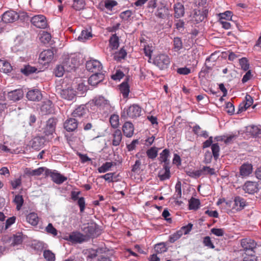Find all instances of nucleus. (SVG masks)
Instances as JSON below:
<instances>
[{
    "label": "nucleus",
    "instance_id": "f257e3e1",
    "mask_svg": "<svg viewBox=\"0 0 261 261\" xmlns=\"http://www.w3.org/2000/svg\"><path fill=\"white\" fill-rule=\"evenodd\" d=\"M62 64L64 66L67 72H71L80 65L79 58L75 55H65L63 57Z\"/></svg>",
    "mask_w": 261,
    "mask_h": 261
},
{
    "label": "nucleus",
    "instance_id": "f03ea898",
    "mask_svg": "<svg viewBox=\"0 0 261 261\" xmlns=\"http://www.w3.org/2000/svg\"><path fill=\"white\" fill-rule=\"evenodd\" d=\"M171 63L170 58L165 54H159L154 56L153 63L161 70L167 69Z\"/></svg>",
    "mask_w": 261,
    "mask_h": 261
},
{
    "label": "nucleus",
    "instance_id": "7ed1b4c3",
    "mask_svg": "<svg viewBox=\"0 0 261 261\" xmlns=\"http://www.w3.org/2000/svg\"><path fill=\"white\" fill-rule=\"evenodd\" d=\"M45 175V176H50L51 180L57 184H61L67 179L66 177L61 174L56 170L47 168H46Z\"/></svg>",
    "mask_w": 261,
    "mask_h": 261
},
{
    "label": "nucleus",
    "instance_id": "20e7f679",
    "mask_svg": "<svg viewBox=\"0 0 261 261\" xmlns=\"http://www.w3.org/2000/svg\"><path fill=\"white\" fill-rule=\"evenodd\" d=\"M31 23L35 27L44 29L48 27L46 18L43 15H36L31 19Z\"/></svg>",
    "mask_w": 261,
    "mask_h": 261
},
{
    "label": "nucleus",
    "instance_id": "39448f33",
    "mask_svg": "<svg viewBox=\"0 0 261 261\" xmlns=\"http://www.w3.org/2000/svg\"><path fill=\"white\" fill-rule=\"evenodd\" d=\"M207 13L208 10L206 8H202L201 9H196L192 13V20L197 23H199L204 19Z\"/></svg>",
    "mask_w": 261,
    "mask_h": 261
},
{
    "label": "nucleus",
    "instance_id": "423d86ee",
    "mask_svg": "<svg viewBox=\"0 0 261 261\" xmlns=\"http://www.w3.org/2000/svg\"><path fill=\"white\" fill-rule=\"evenodd\" d=\"M54 57L53 49H48L43 50L39 55V60L41 64L45 65L50 63Z\"/></svg>",
    "mask_w": 261,
    "mask_h": 261
},
{
    "label": "nucleus",
    "instance_id": "0eeeda50",
    "mask_svg": "<svg viewBox=\"0 0 261 261\" xmlns=\"http://www.w3.org/2000/svg\"><path fill=\"white\" fill-rule=\"evenodd\" d=\"M87 69L94 73H100L102 69L101 63L97 60H90L88 61L86 64Z\"/></svg>",
    "mask_w": 261,
    "mask_h": 261
},
{
    "label": "nucleus",
    "instance_id": "6e6552de",
    "mask_svg": "<svg viewBox=\"0 0 261 261\" xmlns=\"http://www.w3.org/2000/svg\"><path fill=\"white\" fill-rule=\"evenodd\" d=\"M256 243L250 239H245L241 241V246L244 252H255L254 249L256 248Z\"/></svg>",
    "mask_w": 261,
    "mask_h": 261
},
{
    "label": "nucleus",
    "instance_id": "1a4fd4ad",
    "mask_svg": "<svg viewBox=\"0 0 261 261\" xmlns=\"http://www.w3.org/2000/svg\"><path fill=\"white\" fill-rule=\"evenodd\" d=\"M57 123V119L55 118H49L46 123L44 128V133L46 136L53 135L55 132V129Z\"/></svg>",
    "mask_w": 261,
    "mask_h": 261
},
{
    "label": "nucleus",
    "instance_id": "9d476101",
    "mask_svg": "<svg viewBox=\"0 0 261 261\" xmlns=\"http://www.w3.org/2000/svg\"><path fill=\"white\" fill-rule=\"evenodd\" d=\"M85 236L82 233L77 231H73L68 237L65 238V240L72 243H81L85 241Z\"/></svg>",
    "mask_w": 261,
    "mask_h": 261
},
{
    "label": "nucleus",
    "instance_id": "9b49d317",
    "mask_svg": "<svg viewBox=\"0 0 261 261\" xmlns=\"http://www.w3.org/2000/svg\"><path fill=\"white\" fill-rule=\"evenodd\" d=\"M257 182L247 181L243 186V190L245 193L249 194H253L255 193H257L259 190Z\"/></svg>",
    "mask_w": 261,
    "mask_h": 261
},
{
    "label": "nucleus",
    "instance_id": "f8f14e48",
    "mask_svg": "<svg viewBox=\"0 0 261 261\" xmlns=\"http://www.w3.org/2000/svg\"><path fill=\"white\" fill-rule=\"evenodd\" d=\"M169 15V11L166 4L160 2L155 12V15L162 19H165Z\"/></svg>",
    "mask_w": 261,
    "mask_h": 261
},
{
    "label": "nucleus",
    "instance_id": "ddd939ff",
    "mask_svg": "<svg viewBox=\"0 0 261 261\" xmlns=\"http://www.w3.org/2000/svg\"><path fill=\"white\" fill-rule=\"evenodd\" d=\"M19 15L14 11L10 10L5 12L2 15V20L5 23H12L17 20Z\"/></svg>",
    "mask_w": 261,
    "mask_h": 261
},
{
    "label": "nucleus",
    "instance_id": "4468645a",
    "mask_svg": "<svg viewBox=\"0 0 261 261\" xmlns=\"http://www.w3.org/2000/svg\"><path fill=\"white\" fill-rule=\"evenodd\" d=\"M77 126V120L74 118L68 119L64 123V127L68 132L74 131Z\"/></svg>",
    "mask_w": 261,
    "mask_h": 261
},
{
    "label": "nucleus",
    "instance_id": "2eb2a0df",
    "mask_svg": "<svg viewBox=\"0 0 261 261\" xmlns=\"http://www.w3.org/2000/svg\"><path fill=\"white\" fill-rule=\"evenodd\" d=\"M88 110L84 105H81L76 108L72 113L74 118H85L87 114Z\"/></svg>",
    "mask_w": 261,
    "mask_h": 261
},
{
    "label": "nucleus",
    "instance_id": "dca6fc26",
    "mask_svg": "<svg viewBox=\"0 0 261 261\" xmlns=\"http://www.w3.org/2000/svg\"><path fill=\"white\" fill-rule=\"evenodd\" d=\"M8 98L10 100L17 101L23 96V92L22 89H16L7 93Z\"/></svg>",
    "mask_w": 261,
    "mask_h": 261
},
{
    "label": "nucleus",
    "instance_id": "f3484780",
    "mask_svg": "<svg viewBox=\"0 0 261 261\" xmlns=\"http://www.w3.org/2000/svg\"><path fill=\"white\" fill-rule=\"evenodd\" d=\"M27 97L29 100L39 101L42 98V94L38 89H34L28 92Z\"/></svg>",
    "mask_w": 261,
    "mask_h": 261
},
{
    "label": "nucleus",
    "instance_id": "a211bd4d",
    "mask_svg": "<svg viewBox=\"0 0 261 261\" xmlns=\"http://www.w3.org/2000/svg\"><path fill=\"white\" fill-rule=\"evenodd\" d=\"M46 170V167H39L36 169H32L31 168H27L24 170V173L28 176H39L44 172L45 173Z\"/></svg>",
    "mask_w": 261,
    "mask_h": 261
},
{
    "label": "nucleus",
    "instance_id": "6ab92c4d",
    "mask_svg": "<svg viewBox=\"0 0 261 261\" xmlns=\"http://www.w3.org/2000/svg\"><path fill=\"white\" fill-rule=\"evenodd\" d=\"M252 166L251 164L244 163L240 168V173L242 177L249 176L252 172Z\"/></svg>",
    "mask_w": 261,
    "mask_h": 261
},
{
    "label": "nucleus",
    "instance_id": "aec40b11",
    "mask_svg": "<svg viewBox=\"0 0 261 261\" xmlns=\"http://www.w3.org/2000/svg\"><path fill=\"white\" fill-rule=\"evenodd\" d=\"M103 79V74L101 73H95L90 76L88 83L92 86H96Z\"/></svg>",
    "mask_w": 261,
    "mask_h": 261
},
{
    "label": "nucleus",
    "instance_id": "412c9836",
    "mask_svg": "<svg viewBox=\"0 0 261 261\" xmlns=\"http://www.w3.org/2000/svg\"><path fill=\"white\" fill-rule=\"evenodd\" d=\"M174 17L179 18L184 16L185 14V8L184 5L180 3H177L174 5Z\"/></svg>",
    "mask_w": 261,
    "mask_h": 261
},
{
    "label": "nucleus",
    "instance_id": "4be33fe9",
    "mask_svg": "<svg viewBox=\"0 0 261 261\" xmlns=\"http://www.w3.org/2000/svg\"><path fill=\"white\" fill-rule=\"evenodd\" d=\"M129 79L127 78L125 81L122 82L119 86V89L123 98L128 97L129 92V86L128 84Z\"/></svg>",
    "mask_w": 261,
    "mask_h": 261
},
{
    "label": "nucleus",
    "instance_id": "5701e85b",
    "mask_svg": "<svg viewBox=\"0 0 261 261\" xmlns=\"http://www.w3.org/2000/svg\"><path fill=\"white\" fill-rule=\"evenodd\" d=\"M61 96L63 99L72 100L75 97V93L73 89H64L61 92Z\"/></svg>",
    "mask_w": 261,
    "mask_h": 261
},
{
    "label": "nucleus",
    "instance_id": "b1692460",
    "mask_svg": "<svg viewBox=\"0 0 261 261\" xmlns=\"http://www.w3.org/2000/svg\"><path fill=\"white\" fill-rule=\"evenodd\" d=\"M170 155V151L168 149H164L160 154V161L164 163L163 165L170 166V161L168 159Z\"/></svg>",
    "mask_w": 261,
    "mask_h": 261
},
{
    "label": "nucleus",
    "instance_id": "393cba45",
    "mask_svg": "<svg viewBox=\"0 0 261 261\" xmlns=\"http://www.w3.org/2000/svg\"><path fill=\"white\" fill-rule=\"evenodd\" d=\"M27 222L33 226H36L39 222V217L35 213L29 214L26 217Z\"/></svg>",
    "mask_w": 261,
    "mask_h": 261
},
{
    "label": "nucleus",
    "instance_id": "a878e982",
    "mask_svg": "<svg viewBox=\"0 0 261 261\" xmlns=\"http://www.w3.org/2000/svg\"><path fill=\"white\" fill-rule=\"evenodd\" d=\"M113 145L116 146L119 145L122 140V134L121 131L119 129L115 130L113 134Z\"/></svg>",
    "mask_w": 261,
    "mask_h": 261
},
{
    "label": "nucleus",
    "instance_id": "bb28decb",
    "mask_svg": "<svg viewBox=\"0 0 261 261\" xmlns=\"http://www.w3.org/2000/svg\"><path fill=\"white\" fill-rule=\"evenodd\" d=\"M12 70L11 64L4 60H0V71L4 73H9Z\"/></svg>",
    "mask_w": 261,
    "mask_h": 261
},
{
    "label": "nucleus",
    "instance_id": "cd10ccee",
    "mask_svg": "<svg viewBox=\"0 0 261 261\" xmlns=\"http://www.w3.org/2000/svg\"><path fill=\"white\" fill-rule=\"evenodd\" d=\"M163 168L165 170V172L162 174L160 172L159 174V177L161 180H165L170 177V166L163 165Z\"/></svg>",
    "mask_w": 261,
    "mask_h": 261
},
{
    "label": "nucleus",
    "instance_id": "c85d7f7f",
    "mask_svg": "<svg viewBox=\"0 0 261 261\" xmlns=\"http://www.w3.org/2000/svg\"><path fill=\"white\" fill-rule=\"evenodd\" d=\"M142 112V108L138 105L134 104L132 106V118L139 117Z\"/></svg>",
    "mask_w": 261,
    "mask_h": 261
},
{
    "label": "nucleus",
    "instance_id": "c756f323",
    "mask_svg": "<svg viewBox=\"0 0 261 261\" xmlns=\"http://www.w3.org/2000/svg\"><path fill=\"white\" fill-rule=\"evenodd\" d=\"M13 202L16 205V209L19 211L21 209L24 203L23 198L22 195L17 194L15 195Z\"/></svg>",
    "mask_w": 261,
    "mask_h": 261
},
{
    "label": "nucleus",
    "instance_id": "7c9ffc66",
    "mask_svg": "<svg viewBox=\"0 0 261 261\" xmlns=\"http://www.w3.org/2000/svg\"><path fill=\"white\" fill-rule=\"evenodd\" d=\"M110 47L112 49H116L119 45V38L116 36V34L113 35L110 38L109 40Z\"/></svg>",
    "mask_w": 261,
    "mask_h": 261
},
{
    "label": "nucleus",
    "instance_id": "2f4dec72",
    "mask_svg": "<svg viewBox=\"0 0 261 261\" xmlns=\"http://www.w3.org/2000/svg\"><path fill=\"white\" fill-rule=\"evenodd\" d=\"M234 204L237 207V210H241L245 206V201L244 198L240 196H237L234 198Z\"/></svg>",
    "mask_w": 261,
    "mask_h": 261
},
{
    "label": "nucleus",
    "instance_id": "473e14b6",
    "mask_svg": "<svg viewBox=\"0 0 261 261\" xmlns=\"http://www.w3.org/2000/svg\"><path fill=\"white\" fill-rule=\"evenodd\" d=\"M37 71V68L30 65H25L23 68L21 69V72L25 75H29L36 72Z\"/></svg>",
    "mask_w": 261,
    "mask_h": 261
},
{
    "label": "nucleus",
    "instance_id": "72a5a7b5",
    "mask_svg": "<svg viewBox=\"0 0 261 261\" xmlns=\"http://www.w3.org/2000/svg\"><path fill=\"white\" fill-rule=\"evenodd\" d=\"M92 37V34L88 30H83L78 37V40L80 41L85 42L86 40L89 39Z\"/></svg>",
    "mask_w": 261,
    "mask_h": 261
},
{
    "label": "nucleus",
    "instance_id": "f704fd0d",
    "mask_svg": "<svg viewBox=\"0 0 261 261\" xmlns=\"http://www.w3.org/2000/svg\"><path fill=\"white\" fill-rule=\"evenodd\" d=\"M126 50L121 48L119 51L115 52L113 54V59L117 61H120L125 58L126 56Z\"/></svg>",
    "mask_w": 261,
    "mask_h": 261
},
{
    "label": "nucleus",
    "instance_id": "c9c22d12",
    "mask_svg": "<svg viewBox=\"0 0 261 261\" xmlns=\"http://www.w3.org/2000/svg\"><path fill=\"white\" fill-rule=\"evenodd\" d=\"M109 121L112 127L117 128L119 125V117L117 114L112 115L109 119Z\"/></svg>",
    "mask_w": 261,
    "mask_h": 261
},
{
    "label": "nucleus",
    "instance_id": "e433bc0d",
    "mask_svg": "<svg viewBox=\"0 0 261 261\" xmlns=\"http://www.w3.org/2000/svg\"><path fill=\"white\" fill-rule=\"evenodd\" d=\"M200 202L199 199L192 197L189 201L190 210H197L199 207Z\"/></svg>",
    "mask_w": 261,
    "mask_h": 261
},
{
    "label": "nucleus",
    "instance_id": "4c0bfd02",
    "mask_svg": "<svg viewBox=\"0 0 261 261\" xmlns=\"http://www.w3.org/2000/svg\"><path fill=\"white\" fill-rule=\"evenodd\" d=\"M200 170L202 171V175H216L215 169L208 166H203Z\"/></svg>",
    "mask_w": 261,
    "mask_h": 261
},
{
    "label": "nucleus",
    "instance_id": "58836bf2",
    "mask_svg": "<svg viewBox=\"0 0 261 261\" xmlns=\"http://www.w3.org/2000/svg\"><path fill=\"white\" fill-rule=\"evenodd\" d=\"M249 132L254 137H260L261 135V128L257 126H251L248 128Z\"/></svg>",
    "mask_w": 261,
    "mask_h": 261
},
{
    "label": "nucleus",
    "instance_id": "ea45409f",
    "mask_svg": "<svg viewBox=\"0 0 261 261\" xmlns=\"http://www.w3.org/2000/svg\"><path fill=\"white\" fill-rule=\"evenodd\" d=\"M243 261H256L257 257L255 255V252H244L243 255Z\"/></svg>",
    "mask_w": 261,
    "mask_h": 261
},
{
    "label": "nucleus",
    "instance_id": "a19ab883",
    "mask_svg": "<svg viewBox=\"0 0 261 261\" xmlns=\"http://www.w3.org/2000/svg\"><path fill=\"white\" fill-rule=\"evenodd\" d=\"M85 229L86 232L88 234L89 236L92 237H95L97 236L96 224H91L87 228H85Z\"/></svg>",
    "mask_w": 261,
    "mask_h": 261
},
{
    "label": "nucleus",
    "instance_id": "79ce46f5",
    "mask_svg": "<svg viewBox=\"0 0 261 261\" xmlns=\"http://www.w3.org/2000/svg\"><path fill=\"white\" fill-rule=\"evenodd\" d=\"M245 98H246V102L244 104L243 107L240 108L239 111H245L253 104V99L250 95H247L245 97Z\"/></svg>",
    "mask_w": 261,
    "mask_h": 261
},
{
    "label": "nucleus",
    "instance_id": "37998d69",
    "mask_svg": "<svg viewBox=\"0 0 261 261\" xmlns=\"http://www.w3.org/2000/svg\"><path fill=\"white\" fill-rule=\"evenodd\" d=\"M158 148L155 147H152L146 151V154L149 159L153 160L158 155Z\"/></svg>",
    "mask_w": 261,
    "mask_h": 261
},
{
    "label": "nucleus",
    "instance_id": "c03bdc74",
    "mask_svg": "<svg viewBox=\"0 0 261 261\" xmlns=\"http://www.w3.org/2000/svg\"><path fill=\"white\" fill-rule=\"evenodd\" d=\"M212 151V155H213L215 160H217L219 156V152L220 148L218 143H214L212 145L211 147Z\"/></svg>",
    "mask_w": 261,
    "mask_h": 261
},
{
    "label": "nucleus",
    "instance_id": "a18cd8bd",
    "mask_svg": "<svg viewBox=\"0 0 261 261\" xmlns=\"http://www.w3.org/2000/svg\"><path fill=\"white\" fill-rule=\"evenodd\" d=\"M104 4L105 8L108 11H112L118 5V3L115 0H105Z\"/></svg>",
    "mask_w": 261,
    "mask_h": 261
},
{
    "label": "nucleus",
    "instance_id": "49530a36",
    "mask_svg": "<svg viewBox=\"0 0 261 261\" xmlns=\"http://www.w3.org/2000/svg\"><path fill=\"white\" fill-rule=\"evenodd\" d=\"M85 6L84 0H73L72 8L76 11H80Z\"/></svg>",
    "mask_w": 261,
    "mask_h": 261
},
{
    "label": "nucleus",
    "instance_id": "de8ad7c7",
    "mask_svg": "<svg viewBox=\"0 0 261 261\" xmlns=\"http://www.w3.org/2000/svg\"><path fill=\"white\" fill-rule=\"evenodd\" d=\"M43 256L47 261H55V254L49 250L44 251Z\"/></svg>",
    "mask_w": 261,
    "mask_h": 261
},
{
    "label": "nucleus",
    "instance_id": "09e8293b",
    "mask_svg": "<svg viewBox=\"0 0 261 261\" xmlns=\"http://www.w3.org/2000/svg\"><path fill=\"white\" fill-rule=\"evenodd\" d=\"M113 164L112 162H106L100 167L98 168V171L99 173H105L109 171L112 167Z\"/></svg>",
    "mask_w": 261,
    "mask_h": 261
},
{
    "label": "nucleus",
    "instance_id": "8fccbe9b",
    "mask_svg": "<svg viewBox=\"0 0 261 261\" xmlns=\"http://www.w3.org/2000/svg\"><path fill=\"white\" fill-rule=\"evenodd\" d=\"M175 192L174 194L175 198L176 199H180L181 197V184L178 181L175 185Z\"/></svg>",
    "mask_w": 261,
    "mask_h": 261
},
{
    "label": "nucleus",
    "instance_id": "3c124183",
    "mask_svg": "<svg viewBox=\"0 0 261 261\" xmlns=\"http://www.w3.org/2000/svg\"><path fill=\"white\" fill-rule=\"evenodd\" d=\"M51 35L46 32H43L40 37V40L44 44L48 43L51 40Z\"/></svg>",
    "mask_w": 261,
    "mask_h": 261
},
{
    "label": "nucleus",
    "instance_id": "603ef678",
    "mask_svg": "<svg viewBox=\"0 0 261 261\" xmlns=\"http://www.w3.org/2000/svg\"><path fill=\"white\" fill-rule=\"evenodd\" d=\"M45 231L48 234L55 237L58 234V230L55 228L51 223H49L45 227Z\"/></svg>",
    "mask_w": 261,
    "mask_h": 261
},
{
    "label": "nucleus",
    "instance_id": "864d4df0",
    "mask_svg": "<svg viewBox=\"0 0 261 261\" xmlns=\"http://www.w3.org/2000/svg\"><path fill=\"white\" fill-rule=\"evenodd\" d=\"M124 135L127 137H130V122L127 121L124 123L122 126Z\"/></svg>",
    "mask_w": 261,
    "mask_h": 261
},
{
    "label": "nucleus",
    "instance_id": "5fc2aeb1",
    "mask_svg": "<svg viewBox=\"0 0 261 261\" xmlns=\"http://www.w3.org/2000/svg\"><path fill=\"white\" fill-rule=\"evenodd\" d=\"M174 43V49L175 51H177L182 47V42L181 39L179 37L174 38L173 40Z\"/></svg>",
    "mask_w": 261,
    "mask_h": 261
},
{
    "label": "nucleus",
    "instance_id": "6e6d98bb",
    "mask_svg": "<svg viewBox=\"0 0 261 261\" xmlns=\"http://www.w3.org/2000/svg\"><path fill=\"white\" fill-rule=\"evenodd\" d=\"M65 71H66V69L63 64L58 65L55 70V74L57 77H61L63 75L64 72Z\"/></svg>",
    "mask_w": 261,
    "mask_h": 261
},
{
    "label": "nucleus",
    "instance_id": "4d7b16f0",
    "mask_svg": "<svg viewBox=\"0 0 261 261\" xmlns=\"http://www.w3.org/2000/svg\"><path fill=\"white\" fill-rule=\"evenodd\" d=\"M154 250L156 253H162L167 251V248L164 243H161L155 245Z\"/></svg>",
    "mask_w": 261,
    "mask_h": 261
},
{
    "label": "nucleus",
    "instance_id": "13d9d810",
    "mask_svg": "<svg viewBox=\"0 0 261 261\" xmlns=\"http://www.w3.org/2000/svg\"><path fill=\"white\" fill-rule=\"evenodd\" d=\"M192 227L193 224L192 223H189L188 225L181 227L178 231H180L181 236L183 234H187L191 231Z\"/></svg>",
    "mask_w": 261,
    "mask_h": 261
},
{
    "label": "nucleus",
    "instance_id": "bf43d9fd",
    "mask_svg": "<svg viewBox=\"0 0 261 261\" xmlns=\"http://www.w3.org/2000/svg\"><path fill=\"white\" fill-rule=\"evenodd\" d=\"M232 17V12L230 11H226L224 13L219 14V20H229Z\"/></svg>",
    "mask_w": 261,
    "mask_h": 261
},
{
    "label": "nucleus",
    "instance_id": "052dcab7",
    "mask_svg": "<svg viewBox=\"0 0 261 261\" xmlns=\"http://www.w3.org/2000/svg\"><path fill=\"white\" fill-rule=\"evenodd\" d=\"M142 47H143L144 53L146 56L148 57L149 59H150L151 54L153 51L152 46L146 44H144Z\"/></svg>",
    "mask_w": 261,
    "mask_h": 261
},
{
    "label": "nucleus",
    "instance_id": "680f3d73",
    "mask_svg": "<svg viewBox=\"0 0 261 261\" xmlns=\"http://www.w3.org/2000/svg\"><path fill=\"white\" fill-rule=\"evenodd\" d=\"M240 64L241 66V68L244 71H247L249 68V64L248 61L246 58H242L239 60Z\"/></svg>",
    "mask_w": 261,
    "mask_h": 261
},
{
    "label": "nucleus",
    "instance_id": "e2e57ef3",
    "mask_svg": "<svg viewBox=\"0 0 261 261\" xmlns=\"http://www.w3.org/2000/svg\"><path fill=\"white\" fill-rule=\"evenodd\" d=\"M22 242V237L20 233L13 236L12 245L13 246L18 245Z\"/></svg>",
    "mask_w": 261,
    "mask_h": 261
},
{
    "label": "nucleus",
    "instance_id": "0e129e2a",
    "mask_svg": "<svg viewBox=\"0 0 261 261\" xmlns=\"http://www.w3.org/2000/svg\"><path fill=\"white\" fill-rule=\"evenodd\" d=\"M202 171L200 169L195 171H189L187 172L188 175L192 178H197L202 176Z\"/></svg>",
    "mask_w": 261,
    "mask_h": 261
},
{
    "label": "nucleus",
    "instance_id": "69168bd1",
    "mask_svg": "<svg viewBox=\"0 0 261 261\" xmlns=\"http://www.w3.org/2000/svg\"><path fill=\"white\" fill-rule=\"evenodd\" d=\"M181 236H182L180 231L178 230L173 234L170 236L169 241L170 243H173L178 240Z\"/></svg>",
    "mask_w": 261,
    "mask_h": 261
},
{
    "label": "nucleus",
    "instance_id": "338daca9",
    "mask_svg": "<svg viewBox=\"0 0 261 261\" xmlns=\"http://www.w3.org/2000/svg\"><path fill=\"white\" fill-rule=\"evenodd\" d=\"M124 76V73L120 70H117L116 72L111 75V78L115 81H120Z\"/></svg>",
    "mask_w": 261,
    "mask_h": 261
},
{
    "label": "nucleus",
    "instance_id": "774afa93",
    "mask_svg": "<svg viewBox=\"0 0 261 261\" xmlns=\"http://www.w3.org/2000/svg\"><path fill=\"white\" fill-rule=\"evenodd\" d=\"M10 184L12 187L13 190H15L18 187L20 186L21 185V177H19L18 178H15L13 180H12L10 181Z\"/></svg>",
    "mask_w": 261,
    "mask_h": 261
}]
</instances>
